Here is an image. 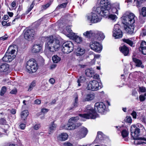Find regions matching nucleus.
<instances>
[{
	"label": "nucleus",
	"mask_w": 146,
	"mask_h": 146,
	"mask_svg": "<svg viewBox=\"0 0 146 146\" xmlns=\"http://www.w3.org/2000/svg\"><path fill=\"white\" fill-rule=\"evenodd\" d=\"M94 110L90 105L87 106L85 110L86 113L79 114V116L86 119H95L96 117L97 113L96 111L100 113H104L106 110V107L102 102H98L94 105Z\"/></svg>",
	"instance_id": "1"
},
{
	"label": "nucleus",
	"mask_w": 146,
	"mask_h": 146,
	"mask_svg": "<svg viewBox=\"0 0 146 146\" xmlns=\"http://www.w3.org/2000/svg\"><path fill=\"white\" fill-rule=\"evenodd\" d=\"M135 15L133 13H130L128 15L124 16L122 18V23L126 26L125 27L126 33L130 34L135 33L134 26L133 25L135 21Z\"/></svg>",
	"instance_id": "2"
},
{
	"label": "nucleus",
	"mask_w": 146,
	"mask_h": 146,
	"mask_svg": "<svg viewBox=\"0 0 146 146\" xmlns=\"http://www.w3.org/2000/svg\"><path fill=\"white\" fill-rule=\"evenodd\" d=\"M45 47L50 51L54 52L58 51L60 48L61 44L59 40L53 36H50L46 38Z\"/></svg>",
	"instance_id": "3"
},
{
	"label": "nucleus",
	"mask_w": 146,
	"mask_h": 146,
	"mask_svg": "<svg viewBox=\"0 0 146 146\" xmlns=\"http://www.w3.org/2000/svg\"><path fill=\"white\" fill-rule=\"evenodd\" d=\"M100 7H97L95 12L102 16L108 15L111 5L108 0H101L100 2Z\"/></svg>",
	"instance_id": "4"
},
{
	"label": "nucleus",
	"mask_w": 146,
	"mask_h": 146,
	"mask_svg": "<svg viewBox=\"0 0 146 146\" xmlns=\"http://www.w3.org/2000/svg\"><path fill=\"white\" fill-rule=\"evenodd\" d=\"M131 135L134 140H138L137 142V144L140 145L143 143H146V138L144 137H138L140 133V130L139 128L135 127V125H132L130 129Z\"/></svg>",
	"instance_id": "5"
},
{
	"label": "nucleus",
	"mask_w": 146,
	"mask_h": 146,
	"mask_svg": "<svg viewBox=\"0 0 146 146\" xmlns=\"http://www.w3.org/2000/svg\"><path fill=\"white\" fill-rule=\"evenodd\" d=\"M79 119V117L78 116L71 118L69 119L68 123L64 126V128L69 130H72L77 128L81 125L80 123H76V121Z\"/></svg>",
	"instance_id": "6"
},
{
	"label": "nucleus",
	"mask_w": 146,
	"mask_h": 146,
	"mask_svg": "<svg viewBox=\"0 0 146 146\" xmlns=\"http://www.w3.org/2000/svg\"><path fill=\"white\" fill-rule=\"evenodd\" d=\"M38 68V64L35 59H31L27 62L26 69L28 72L30 73L35 72L37 70Z\"/></svg>",
	"instance_id": "7"
},
{
	"label": "nucleus",
	"mask_w": 146,
	"mask_h": 146,
	"mask_svg": "<svg viewBox=\"0 0 146 146\" xmlns=\"http://www.w3.org/2000/svg\"><path fill=\"white\" fill-rule=\"evenodd\" d=\"M62 47V51L64 53L68 54L73 51L74 45L73 43L69 41L64 42Z\"/></svg>",
	"instance_id": "8"
},
{
	"label": "nucleus",
	"mask_w": 146,
	"mask_h": 146,
	"mask_svg": "<svg viewBox=\"0 0 146 146\" xmlns=\"http://www.w3.org/2000/svg\"><path fill=\"white\" fill-rule=\"evenodd\" d=\"M102 87L101 83H99L95 80H93L90 81L88 85L87 88L88 90L92 91L97 90Z\"/></svg>",
	"instance_id": "9"
},
{
	"label": "nucleus",
	"mask_w": 146,
	"mask_h": 146,
	"mask_svg": "<svg viewBox=\"0 0 146 146\" xmlns=\"http://www.w3.org/2000/svg\"><path fill=\"white\" fill-rule=\"evenodd\" d=\"M24 33V37L28 40H31L33 39L35 35V32L33 29H25L23 31Z\"/></svg>",
	"instance_id": "10"
},
{
	"label": "nucleus",
	"mask_w": 146,
	"mask_h": 146,
	"mask_svg": "<svg viewBox=\"0 0 146 146\" xmlns=\"http://www.w3.org/2000/svg\"><path fill=\"white\" fill-rule=\"evenodd\" d=\"M121 27L118 24L115 25L113 31V36L115 39L121 38L122 36V32L120 29Z\"/></svg>",
	"instance_id": "11"
},
{
	"label": "nucleus",
	"mask_w": 146,
	"mask_h": 146,
	"mask_svg": "<svg viewBox=\"0 0 146 146\" xmlns=\"http://www.w3.org/2000/svg\"><path fill=\"white\" fill-rule=\"evenodd\" d=\"M90 48L95 51L100 52L102 50V46L101 44L97 42H94L90 44Z\"/></svg>",
	"instance_id": "12"
},
{
	"label": "nucleus",
	"mask_w": 146,
	"mask_h": 146,
	"mask_svg": "<svg viewBox=\"0 0 146 146\" xmlns=\"http://www.w3.org/2000/svg\"><path fill=\"white\" fill-rule=\"evenodd\" d=\"M88 133V130L86 128L83 127L80 128L79 131L76 133L78 137L80 139L85 137Z\"/></svg>",
	"instance_id": "13"
},
{
	"label": "nucleus",
	"mask_w": 146,
	"mask_h": 146,
	"mask_svg": "<svg viewBox=\"0 0 146 146\" xmlns=\"http://www.w3.org/2000/svg\"><path fill=\"white\" fill-rule=\"evenodd\" d=\"M88 19L92 23H96L100 21L97 15L94 13H91L90 15L88 16Z\"/></svg>",
	"instance_id": "14"
},
{
	"label": "nucleus",
	"mask_w": 146,
	"mask_h": 146,
	"mask_svg": "<svg viewBox=\"0 0 146 146\" xmlns=\"http://www.w3.org/2000/svg\"><path fill=\"white\" fill-rule=\"evenodd\" d=\"M42 50V45L41 44H35L33 46L32 51L34 53H38Z\"/></svg>",
	"instance_id": "15"
},
{
	"label": "nucleus",
	"mask_w": 146,
	"mask_h": 146,
	"mask_svg": "<svg viewBox=\"0 0 146 146\" xmlns=\"http://www.w3.org/2000/svg\"><path fill=\"white\" fill-rule=\"evenodd\" d=\"M139 50L142 54L146 55V42L145 41H142L140 46L139 48Z\"/></svg>",
	"instance_id": "16"
},
{
	"label": "nucleus",
	"mask_w": 146,
	"mask_h": 146,
	"mask_svg": "<svg viewBox=\"0 0 146 146\" xmlns=\"http://www.w3.org/2000/svg\"><path fill=\"white\" fill-rule=\"evenodd\" d=\"M68 137V135L66 133H62L58 135L57 137L58 140L64 141L66 140Z\"/></svg>",
	"instance_id": "17"
},
{
	"label": "nucleus",
	"mask_w": 146,
	"mask_h": 146,
	"mask_svg": "<svg viewBox=\"0 0 146 146\" xmlns=\"http://www.w3.org/2000/svg\"><path fill=\"white\" fill-rule=\"evenodd\" d=\"M133 60L136 64V66L138 67H140L141 68H143L144 66L142 64V62L141 60L137 59L136 58H133Z\"/></svg>",
	"instance_id": "18"
},
{
	"label": "nucleus",
	"mask_w": 146,
	"mask_h": 146,
	"mask_svg": "<svg viewBox=\"0 0 146 146\" xmlns=\"http://www.w3.org/2000/svg\"><path fill=\"white\" fill-rule=\"evenodd\" d=\"M120 51L125 56H127L129 53V49L125 45L122 46L119 48Z\"/></svg>",
	"instance_id": "19"
},
{
	"label": "nucleus",
	"mask_w": 146,
	"mask_h": 146,
	"mask_svg": "<svg viewBox=\"0 0 146 146\" xmlns=\"http://www.w3.org/2000/svg\"><path fill=\"white\" fill-rule=\"evenodd\" d=\"M76 50V54L77 56H82L85 53V50L84 49L82 48L80 46L77 47Z\"/></svg>",
	"instance_id": "20"
},
{
	"label": "nucleus",
	"mask_w": 146,
	"mask_h": 146,
	"mask_svg": "<svg viewBox=\"0 0 146 146\" xmlns=\"http://www.w3.org/2000/svg\"><path fill=\"white\" fill-rule=\"evenodd\" d=\"M56 125L54 123V122H52L50 125L48 134H51L53 133L54 131L56 129Z\"/></svg>",
	"instance_id": "21"
},
{
	"label": "nucleus",
	"mask_w": 146,
	"mask_h": 146,
	"mask_svg": "<svg viewBox=\"0 0 146 146\" xmlns=\"http://www.w3.org/2000/svg\"><path fill=\"white\" fill-rule=\"evenodd\" d=\"M29 115V112L27 110H25L23 111L21 113V117L22 120L25 121L27 119Z\"/></svg>",
	"instance_id": "22"
},
{
	"label": "nucleus",
	"mask_w": 146,
	"mask_h": 146,
	"mask_svg": "<svg viewBox=\"0 0 146 146\" xmlns=\"http://www.w3.org/2000/svg\"><path fill=\"white\" fill-rule=\"evenodd\" d=\"M96 37L99 40H102L105 37L103 33L101 32H98L95 33Z\"/></svg>",
	"instance_id": "23"
},
{
	"label": "nucleus",
	"mask_w": 146,
	"mask_h": 146,
	"mask_svg": "<svg viewBox=\"0 0 146 146\" xmlns=\"http://www.w3.org/2000/svg\"><path fill=\"white\" fill-rule=\"evenodd\" d=\"M86 75L88 77H92L93 76L94 72L92 70L89 69H87L85 71Z\"/></svg>",
	"instance_id": "24"
},
{
	"label": "nucleus",
	"mask_w": 146,
	"mask_h": 146,
	"mask_svg": "<svg viewBox=\"0 0 146 146\" xmlns=\"http://www.w3.org/2000/svg\"><path fill=\"white\" fill-rule=\"evenodd\" d=\"M95 33H94L92 31H87L84 33L83 35L86 37L90 38L92 36H94Z\"/></svg>",
	"instance_id": "25"
},
{
	"label": "nucleus",
	"mask_w": 146,
	"mask_h": 146,
	"mask_svg": "<svg viewBox=\"0 0 146 146\" xmlns=\"http://www.w3.org/2000/svg\"><path fill=\"white\" fill-rule=\"evenodd\" d=\"M9 69V66L6 64H2L0 66V70L1 71H6L8 70Z\"/></svg>",
	"instance_id": "26"
},
{
	"label": "nucleus",
	"mask_w": 146,
	"mask_h": 146,
	"mask_svg": "<svg viewBox=\"0 0 146 146\" xmlns=\"http://www.w3.org/2000/svg\"><path fill=\"white\" fill-rule=\"evenodd\" d=\"M73 37L74 40L77 43H79L82 41V38L77 35H75V34H74V35L73 36Z\"/></svg>",
	"instance_id": "27"
},
{
	"label": "nucleus",
	"mask_w": 146,
	"mask_h": 146,
	"mask_svg": "<svg viewBox=\"0 0 146 146\" xmlns=\"http://www.w3.org/2000/svg\"><path fill=\"white\" fill-rule=\"evenodd\" d=\"M85 80L86 78L84 76H80V78L77 80L78 86H81L80 83L84 82L85 81Z\"/></svg>",
	"instance_id": "28"
},
{
	"label": "nucleus",
	"mask_w": 146,
	"mask_h": 146,
	"mask_svg": "<svg viewBox=\"0 0 146 146\" xmlns=\"http://www.w3.org/2000/svg\"><path fill=\"white\" fill-rule=\"evenodd\" d=\"M52 59L54 63H57L61 60V58L57 55H55L53 56Z\"/></svg>",
	"instance_id": "29"
},
{
	"label": "nucleus",
	"mask_w": 146,
	"mask_h": 146,
	"mask_svg": "<svg viewBox=\"0 0 146 146\" xmlns=\"http://www.w3.org/2000/svg\"><path fill=\"white\" fill-rule=\"evenodd\" d=\"M94 96L93 94H88L85 98V100L87 101H89L92 100L94 98Z\"/></svg>",
	"instance_id": "30"
},
{
	"label": "nucleus",
	"mask_w": 146,
	"mask_h": 146,
	"mask_svg": "<svg viewBox=\"0 0 146 146\" xmlns=\"http://www.w3.org/2000/svg\"><path fill=\"white\" fill-rule=\"evenodd\" d=\"M122 40L123 42L129 44L131 46H133V41L130 40L129 39H126L125 38H123L122 39Z\"/></svg>",
	"instance_id": "31"
},
{
	"label": "nucleus",
	"mask_w": 146,
	"mask_h": 146,
	"mask_svg": "<svg viewBox=\"0 0 146 146\" xmlns=\"http://www.w3.org/2000/svg\"><path fill=\"white\" fill-rule=\"evenodd\" d=\"M140 15L143 17L146 16V7H143L141 9V12H140Z\"/></svg>",
	"instance_id": "32"
},
{
	"label": "nucleus",
	"mask_w": 146,
	"mask_h": 146,
	"mask_svg": "<svg viewBox=\"0 0 146 146\" xmlns=\"http://www.w3.org/2000/svg\"><path fill=\"white\" fill-rule=\"evenodd\" d=\"M110 12H109V13L108 15H106V16H108L109 18L111 19V20L115 21L116 19H117V17L115 15L112 14H110Z\"/></svg>",
	"instance_id": "33"
},
{
	"label": "nucleus",
	"mask_w": 146,
	"mask_h": 146,
	"mask_svg": "<svg viewBox=\"0 0 146 146\" xmlns=\"http://www.w3.org/2000/svg\"><path fill=\"white\" fill-rule=\"evenodd\" d=\"M68 3V2H67L59 5L56 7V9H59L61 8L65 7Z\"/></svg>",
	"instance_id": "34"
},
{
	"label": "nucleus",
	"mask_w": 146,
	"mask_h": 146,
	"mask_svg": "<svg viewBox=\"0 0 146 146\" xmlns=\"http://www.w3.org/2000/svg\"><path fill=\"white\" fill-rule=\"evenodd\" d=\"M34 5L35 3H34V1H33L32 4L30 5V7L28 8L27 10L26 11L25 13V14H28L33 9V8L34 7Z\"/></svg>",
	"instance_id": "35"
},
{
	"label": "nucleus",
	"mask_w": 146,
	"mask_h": 146,
	"mask_svg": "<svg viewBox=\"0 0 146 146\" xmlns=\"http://www.w3.org/2000/svg\"><path fill=\"white\" fill-rule=\"evenodd\" d=\"M128 131L126 129L123 130L121 132V135L123 137H127L128 135Z\"/></svg>",
	"instance_id": "36"
},
{
	"label": "nucleus",
	"mask_w": 146,
	"mask_h": 146,
	"mask_svg": "<svg viewBox=\"0 0 146 146\" xmlns=\"http://www.w3.org/2000/svg\"><path fill=\"white\" fill-rule=\"evenodd\" d=\"M7 90L6 87L4 86L2 87L0 92V95L1 96H3Z\"/></svg>",
	"instance_id": "37"
},
{
	"label": "nucleus",
	"mask_w": 146,
	"mask_h": 146,
	"mask_svg": "<svg viewBox=\"0 0 146 146\" xmlns=\"http://www.w3.org/2000/svg\"><path fill=\"white\" fill-rule=\"evenodd\" d=\"M36 85V82L35 81H33L30 84L29 88L28 90V91H31L32 90L33 87Z\"/></svg>",
	"instance_id": "38"
},
{
	"label": "nucleus",
	"mask_w": 146,
	"mask_h": 146,
	"mask_svg": "<svg viewBox=\"0 0 146 146\" xmlns=\"http://www.w3.org/2000/svg\"><path fill=\"white\" fill-rule=\"evenodd\" d=\"M11 47L10 46L8 49L7 52L10 55L12 54V55H14L13 54L15 52V49H11Z\"/></svg>",
	"instance_id": "39"
},
{
	"label": "nucleus",
	"mask_w": 146,
	"mask_h": 146,
	"mask_svg": "<svg viewBox=\"0 0 146 146\" xmlns=\"http://www.w3.org/2000/svg\"><path fill=\"white\" fill-rule=\"evenodd\" d=\"M102 133L101 132L99 131L98 132L97 135L96 137V139H99L100 140L103 139V138L102 135Z\"/></svg>",
	"instance_id": "40"
},
{
	"label": "nucleus",
	"mask_w": 146,
	"mask_h": 146,
	"mask_svg": "<svg viewBox=\"0 0 146 146\" xmlns=\"http://www.w3.org/2000/svg\"><path fill=\"white\" fill-rule=\"evenodd\" d=\"M78 97L77 94L75 95V98L74 99V107H76L78 105Z\"/></svg>",
	"instance_id": "41"
},
{
	"label": "nucleus",
	"mask_w": 146,
	"mask_h": 146,
	"mask_svg": "<svg viewBox=\"0 0 146 146\" xmlns=\"http://www.w3.org/2000/svg\"><path fill=\"white\" fill-rule=\"evenodd\" d=\"M8 54L7 52H6L5 56L2 58V60L3 61L8 62L9 61V60L8 59Z\"/></svg>",
	"instance_id": "42"
},
{
	"label": "nucleus",
	"mask_w": 146,
	"mask_h": 146,
	"mask_svg": "<svg viewBox=\"0 0 146 146\" xmlns=\"http://www.w3.org/2000/svg\"><path fill=\"white\" fill-rule=\"evenodd\" d=\"M135 127L139 128V130L145 129L144 126L140 123H137L135 125Z\"/></svg>",
	"instance_id": "43"
},
{
	"label": "nucleus",
	"mask_w": 146,
	"mask_h": 146,
	"mask_svg": "<svg viewBox=\"0 0 146 146\" xmlns=\"http://www.w3.org/2000/svg\"><path fill=\"white\" fill-rule=\"evenodd\" d=\"M15 55H12V54L10 55L9 54H8V59L9 60V61L8 62H10L11 61L15 58Z\"/></svg>",
	"instance_id": "44"
},
{
	"label": "nucleus",
	"mask_w": 146,
	"mask_h": 146,
	"mask_svg": "<svg viewBox=\"0 0 146 146\" xmlns=\"http://www.w3.org/2000/svg\"><path fill=\"white\" fill-rule=\"evenodd\" d=\"M109 11H110V13L111 11L114 13L117 14L118 13V10L116 9V8H114L113 7L111 9H110V8Z\"/></svg>",
	"instance_id": "45"
},
{
	"label": "nucleus",
	"mask_w": 146,
	"mask_h": 146,
	"mask_svg": "<svg viewBox=\"0 0 146 146\" xmlns=\"http://www.w3.org/2000/svg\"><path fill=\"white\" fill-rule=\"evenodd\" d=\"M17 14L16 16H15V19L13 20V22L15 21L16 20H17L21 17V16L20 15V13L18 11L17 12Z\"/></svg>",
	"instance_id": "46"
},
{
	"label": "nucleus",
	"mask_w": 146,
	"mask_h": 146,
	"mask_svg": "<svg viewBox=\"0 0 146 146\" xmlns=\"http://www.w3.org/2000/svg\"><path fill=\"white\" fill-rule=\"evenodd\" d=\"M8 37V35L6 34L5 35L3 36L0 37V40L4 41L7 40Z\"/></svg>",
	"instance_id": "47"
},
{
	"label": "nucleus",
	"mask_w": 146,
	"mask_h": 146,
	"mask_svg": "<svg viewBox=\"0 0 146 146\" xmlns=\"http://www.w3.org/2000/svg\"><path fill=\"white\" fill-rule=\"evenodd\" d=\"M6 123V120L4 118H1L0 119V123L1 125L5 124Z\"/></svg>",
	"instance_id": "48"
},
{
	"label": "nucleus",
	"mask_w": 146,
	"mask_h": 146,
	"mask_svg": "<svg viewBox=\"0 0 146 146\" xmlns=\"http://www.w3.org/2000/svg\"><path fill=\"white\" fill-rule=\"evenodd\" d=\"M113 7L116 8L117 10H119L120 9L119 7V3H116L114 4Z\"/></svg>",
	"instance_id": "49"
},
{
	"label": "nucleus",
	"mask_w": 146,
	"mask_h": 146,
	"mask_svg": "<svg viewBox=\"0 0 146 146\" xmlns=\"http://www.w3.org/2000/svg\"><path fill=\"white\" fill-rule=\"evenodd\" d=\"M126 118L127 119L126 121L127 122L130 123H132V120L131 117L130 116L127 117Z\"/></svg>",
	"instance_id": "50"
},
{
	"label": "nucleus",
	"mask_w": 146,
	"mask_h": 146,
	"mask_svg": "<svg viewBox=\"0 0 146 146\" xmlns=\"http://www.w3.org/2000/svg\"><path fill=\"white\" fill-rule=\"evenodd\" d=\"M139 90L142 92H144L146 91L145 88L143 87H139Z\"/></svg>",
	"instance_id": "51"
},
{
	"label": "nucleus",
	"mask_w": 146,
	"mask_h": 146,
	"mask_svg": "<svg viewBox=\"0 0 146 146\" xmlns=\"http://www.w3.org/2000/svg\"><path fill=\"white\" fill-rule=\"evenodd\" d=\"M64 146H73V145L70 143L66 142L63 143Z\"/></svg>",
	"instance_id": "52"
},
{
	"label": "nucleus",
	"mask_w": 146,
	"mask_h": 146,
	"mask_svg": "<svg viewBox=\"0 0 146 146\" xmlns=\"http://www.w3.org/2000/svg\"><path fill=\"white\" fill-rule=\"evenodd\" d=\"M131 115L134 118H136L137 117V113L134 111H133L131 113Z\"/></svg>",
	"instance_id": "53"
},
{
	"label": "nucleus",
	"mask_w": 146,
	"mask_h": 146,
	"mask_svg": "<svg viewBox=\"0 0 146 146\" xmlns=\"http://www.w3.org/2000/svg\"><path fill=\"white\" fill-rule=\"evenodd\" d=\"M139 99L140 100L141 102H142L144 101L145 99V98L144 96L143 95H140L139 96Z\"/></svg>",
	"instance_id": "54"
},
{
	"label": "nucleus",
	"mask_w": 146,
	"mask_h": 146,
	"mask_svg": "<svg viewBox=\"0 0 146 146\" xmlns=\"http://www.w3.org/2000/svg\"><path fill=\"white\" fill-rule=\"evenodd\" d=\"M93 56H94V59H93V61L94 62H95L96 61L95 59V58H100V55L99 54H93Z\"/></svg>",
	"instance_id": "55"
},
{
	"label": "nucleus",
	"mask_w": 146,
	"mask_h": 146,
	"mask_svg": "<svg viewBox=\"0 0 146 146\" xmlns=\"http://www.w3.org/2000/svg\"><path fill=\"white\" fill-rule=\"evenodd\" d=\"M66 29L67 31L69 33H72V30H71L70 26H67L66 27Z\"/></svg>",
	"instance_id": "56"
},
{
	"label": "nucleus",
	"mask_w": 146,
	"mask_h": 146,
	"mask_svg": "<svg viewBox=\"0 0 146 146\" xmlns=\"http://www.w3.org/2000/svg\"><path fill=\"white\" fill-rule=\"evenodd\" d=\"M17 93V90L16 89H14L12 90L10 92V93L11 94H16Z\"/></svg>",
	"instance_id": "57"
},
{
	"label": "nucleus",
	"mask_w": 146,
	"mask_h": 146,
	"mask_svg": "<svg viewBox=\"0 0 146 146\" xmlns=\"http://www.w3.org/2000/svg\"><path fill=\"white\" fill-rule=\"evenodd\" d=\"M25 125L24 124H21L19 125L20 128L22 129H24L25 127Z\"/></svg>",
	"instance_id": "58"
},
{
	"label": "nucleus",
	"mask_w": 146,
	"mask_h": 146,
	"mask_svg": "<svg viewBox=\"0 0 146 146\" xmlns=\"http://www.w3.org/2000/svg\"><path fill=\"white\" fill-rule=\"evenodd\" d=\"M132 96H136L137 95V92L135 90H132Z\"/></svg>",
	"instance_id": "59"
},
{
	"label": "nucleus",
	"mask_w": 146,
	"mask_h": 146,
	"mask_svg": "<svg viewBox=\"0 0 146 146\" xmlns=\"http://www.w3.org/2000/svg\"><path fill=\"white\" fill-rule=\"evenodd\" d=\"M40 127V125L39 124H37L35 125L34 127V129L35 130L38 129Z\"/></svg>",
	"instance_id": "60"
},
{
	"label": "nucleus",
	"mask_w": 146,
	"mask_h": 146,
	"mask_svg": "<svg viewBox=\"0 0 146 146\" xmlns=\"http://www.w3.org/2000/svg\"><path fill=\"white\" fill-rule=\"evenodd\" d=\"M49 110L47 109L44 108L42 109L41 110V112L44 113H47Z\"/></svg>",
	"instance_id": "61"
},
{
	"label": "nucleus",
	"mask_w": 146,
	"mask_h": 146,
	"mask_svg": "<svg viewBox=\"0 0 146 146\" xmlns=\"http://www.w3.org/2000/svg\"><path fill=\"white\" fill-rule=\"evenodd\" d=\"M56 100L55 99L53 100L49 104L50 105H52L56 103Z\"/></svg>",
	"instance_id": "62"
},
{
	"label": "nucleus",
	"mask_w": 146,
	"mask_h": 146,
	"mask_svg": "<svg viewBox=\"0 0 146 146\" xmlns=\"http://www.w3.org/2000/svg\"><path fill=\"white\" fill-rule=\"evenodd\" d=\"M50 5V4L48 3L45 5H43L42 7L44 9H46L47 7H48Z\"/></svg>",
	"instance_id": "63"
},
{
	"label": "nucleus",
	"mask_w": 146,
	"mask_h": 146,
	"mask_svg": "<svg viewBox=\"0 0 146 146\" xmlns=\"http://www.w3.org/2000/svg\"><path fill=\"white\" fill-rule=\"evenodd\" d=\"M49 82L51 84H53L55 82V80L54 78H51L50 79Z\"/></svg>",
	"instance_id": "64"
}]
</instances>
